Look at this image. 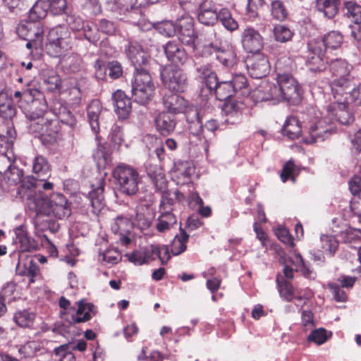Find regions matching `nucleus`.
I'll list each match as a JSON object with an SVG mask.
<instances>
[{"label":"nucleus","mask_w":361,"mask_h":361,"mask_svg":"<svg viewBox=\"0 0 361 361\" xmlns=\"http://www.w3.org/2000/svg\"><path fill=\"white\" fill-rule=\"evenodd\" d=\"M276 283L280 296L287 302L293 301L294 300V288L291 283L278 275Z\"/></svg>","instance_id":"45"},{"label":"nucleus","mask_w":361,"mask_h":361,"mask_svg":"<svg viewBox=\"0 0 361 361\" xmlns=\"http://www.w3.org/2000/svg\"><path fill=\"white\" fill-rule=\"evenodd\" d=\"M218 8L212 1H204L197 9V20L205 25H214L218 20Z\"/></svg>","instance_id":"17"},{"label":"nucleus","mask_w":361,"mask_h":361,"mask_svg":"<svg viewBox=\"0 0 361 361\" xmlns=\"http://www.w3.org/2000/svg\"><path fill=\"white\" fill-rule=\"evenodd\" d=\"M301 133L302 126L299 120L295 116L288 117L283 127V135L295 140L300 136Z\"/></svg>","instance_id":"36"},{"label":"nucleus","mask_w":361,"mask_h":361,"mask_svg":"<svg viewBox=\"0 0 361 361\" xmlns=\"http://www.w3.org/2000/svg\"><path fill=\"white\" fill-rule=\"evenodd\" d=\"M41 123L29 124L31 133L37 134L42 145H53L62 138L61 126L57 119L40 120Z\"/></svg>","instance_id":"3"},{"label":"nucleus","mask_w":361,"mask_h":361,"mask_svg":"<svg viewBox=\"0 0 361 361\" xmlns=\"http://www.w3.org/2000/svg\"><path fill=\"white\" fill-rule=\"evenodd\" d=\"M16 244L20 245L21 252H31L38 250L39 245L33 238L28 236L27 232L22 228H17L15 231Z\"/></svg>","instance_id":"31"},{"label":"nucleus","mask_w":361,"mask_h":361,"mask_svg":"<svg viewBox=\"0 0 361 361\" xmlns=\"http://www.w3.org/2000/svg\"><path fill=\"white\" fill-rule=\"evenodd\" d=\"M93 158L97 161V165L102 167H105L110 161L109 153L106 146L100 142L93 153Z\"/></svg>","instance_id":"53"},{"label":"nucleus","mask_w":361,"mask_h":361,"mask_svg":"<svg viewBox=\"0 0 361 361\" xmlns=\"http://www.w3.org/2000/svg\"><path fill=\"white\" fill-rule=\"evenodd\" d=\"M164 51L169 61L176 65H183L188 60L185 49L175 41H169L164 47Z\"/></svg>","instance_id":"20"},{"label":"nucleus","mask_w":361,"mask_h":361,"mask_svg":"<svg viewBox=\"0 0 361 361\" xmlns=\"http://www.w3.org/2000/svg\"><path fill=\"white\" fill-rule=\"evenodd\" d=\"M322 248L329 252L330 256H333L338 247V242L331 235L322 237Z\"/></svg>","instance_id":"63"},{"label":"nucleus","mask_w":361,"mask_h":361,"mask_svg":"<svg viewBox=\"0 0 361 361\" xmlns=\"http://www.w3.org/2000/svg\"><path fill=\"white\" fill-rule=\"evenodd\" d=\"M44 81L47 86V90L51 92L60 90L61 87V79L60 76L54 72L45 76Z\"/></svg>","instance_id":"59"},{"label":"nucleus","mask_w":361,"mask_h":361,"mask_svg":"<svg viewBox=\"0 0 361 361\" xmlns=\"http://www.w3.org/2000/svg\"><path fill=\"white\" fill-rule=\"evenodd\" d=\"M207 91L210 95L214 93L219 101H227L235 93L231 81H219V78L216 79L213 87L211 89H207Z\"/></svg>","instance_id":"27"},{"label":"nucleus","mask_w":361,"mask_h":361,"mask_svg":"<svg viewBox=\"0 0 361 361\" xmlns=\"http://www.w3.org/2000/svg\"><path fill=\"white\" fill-rule=\"evenodd\" d=\"M46 112V105L38 101H33L30 106L27 117L30 120V124L41 123L40 120H45L43 116Z\"/></svg>","instance_id":"46"},{"label":"nucleus","mask_w":361,"mask_h":361,"mask_svg":"<svg viewBox=\"0 0 361 361\" xmlns=\"http://www.w3.org/2000/svg\"><path fill=\"white\" fill-rule=\"evenodd\" d=\"M32 171L35 174V183L37 180L41 182L47 180L51 176V167L47 159L42 155H37L32 161Z\"/></svg>","instance_id":"28"},{"label":"nucleus","mask_w":361,"mask_h":361,"mask_svg":"<svg viewBox=\"0 0 361 361\" xmlns=\"http://www.w3.org/2000/svg\"><path fill=\"white\" fill-rule=\"evenodd\" d=\"M348 104L344 100H336V102H332L328 106V114L340 123L348 125L354 120L353 116L348 111Z\"/></svg>","instance_id":"15"},{"label":"nucleus","mask_w":361,"mask_h":361,"mask_svg":"<svg viewBox=\"0 0 361 361\" xmlns=\"http://www.w3.org/2000/svg\"><path fill=\"white\" fill-rule=\"evenodd\" d=\"M345 103L355 106L361 105V84H354L348 96H345Z\"/></svg>","instance_id":"60"},{"label":"nucleus","mask_w":361,"mask_h":361,"mask_svg":"<svg viewBox=\"0 0 361 361\" xmlns=\"http://www.w3.org/2000/svg\"><path fill=\"white\" fill-rule=\"evenodd\" d=\"M103 107L102 102L99 99H92L87 106V120L92 130L96 135V139L99 140V133L100 130L99 127V118L102 111Z\"/></svg>","instance_id":"19"},{"label":"nucleus","mask_w":361,"mask_h":361,"mask_svg":"<svg viewBox=\"0 0 361 361\" xmlns=\"http://www.w3.org/2000/svg\"><path fill=\"white\" fill-rule=\"evenodd\" d=\"M103 193V186H99L97 188L89 192V200L92 207V212L95 215H98L105 206Z\"/></svg>","instance_id":"38"},{"label":"nucleus","mask_w":361,"mask_h":361,"mask_svg":"<svg viewBox=\"0 0 361 361\" xmlns=\"http://www.w3.org/2000/svg\"><path fill=\"white\" fill-rule=\"evenodd\" d=\"M218 45L214 43L208 44L199 45L195 44L192 46L193 53L195 56L208 58L213 55L215 56Z\"/></svg>","instance_id":"51"},{"label":"nucleus","mask_w":361,"mask_h":361,"mask_svg":"<svg viewBox=\"0 0 361 361\" xmlns=\"http://www.w3.org/2000/svg\"><path fill=\"white\" fill-rule=\"evenodd\" d=\"M117 190L128 196L135 195L142 182L138 171L132 166L121 164L116 166L112 171Z\"/></svg>","instance_id":"2"},{"label":"nucleus","mask_w":361,"mask_h":361,"mask_svg":"<svg viewBox=\"0 0 361 361\" xmlns=\"http://www.w3.org/2000/svg\"><path fill=\"white\" fill-rule=\"evenodd\" d=\"M277 82L281 88L282 99L293 105H297L301 102L302 90L291 75L279 73Z\"/></svg>","instance_id":"5"},{"label":"nucleus","mask_w":361,"mask_h":361,"mask_svg":"<svg viewBox=\"0 0 361 361\" xmlns=\"http://www.w3.org/2000/svg\"><path fill=\"white\" fill-rule=\"evenodd\" d=\"M353 85V81L348 76L333 80L330 82V86L334 99L343 101L345 96H348L350 93Z\"/></svg>","instance_id":"21"},{"label":"nucleus","mask_w":361,"mask_h":361,"mask_svg":"<svg viewBox=\"0 0 361 361\" xmlns=\"http://www.w3.org/2000/svg\"><path fill=\"white\" fill-rule=\"evenodd\" d=\"M71 47L70 33L67 27L57 26L49 30L46 44L47 52L49 56H60Z\"/></svg>","instance_id":"4"},{"label":"nucleus","mask_w":361,"mask_h":361,"mask_svg":"<svg viewBox=\"0 0 361 361\" xmlns=\"http://www.w3.org/2000/svg\"><path fill=\"white\" fill-rule=\"evenodd\" d=\"M16 114V108L13 100L6 93H0V117L5 121L12 120Z\"/></svg>","instance_id":"33"},{"label":"nucleus","mask_w":361,"mask_h":361,"mask_svg":"<svg viewBox=\"0 0 361 361\" xmlns=\"http://www.w3.org/2000/svg\"><path fill=\"white\" fill-rule=\"evenodd\" d=\"M296 168L294 161L291 159L285 163L280 174V178L283 183H286L288 179H290L293 183H295L296 176L295 172Z\"/></svg>","instance_id":"56"},{"label":"nucleus","mask_w":361,"mask_h":361,"mask_svg":"<svg viewBox=\"0 0 361 361\" xmlns=\"http://www.w3.org/2000/svg\"><path fill=\"white\" fill-rule=\"evenodd\" d=\"M35 314L27 310H18L13 315V322L20 328H30L34 323Z\"/></svg>","instance_id":"43"},{"label":"nucleus","mask_w":361,"mask_h":361,"mask_svg":"<svg viewBox=\"0 0 361 361\" xmlns=\"http://www.w3.org/2000/svg\"><path fill=\"white\" fill-rule=\"evenodd\" d=\"M197 77L202 81L207 89H211L218 78L210 63L201 65L196 68Z\"/></svg>","instance_id":"32"},{"label":"nucleus","mask_w":361,"mask_h":361,"mask_svg":"<svg viewBox=\"0 0 361 361\" xmlns=\"http://www.w3.org/2000/svg\"><path fill=\"white\" fill-rule=\"evenodd\" d=\"M247 71L250 75L256 79L267 76L270 71L267 58L261 53H257L249 57L246 61Z\"/></svg>","instance_id":"10"},{"label":"nucleus","mask_w":361,"mask_h":361,"mask_svg":"<svg viewBox=\"0 0 361 361\" xmlns=\"http://www.w3.org/2000/svg\"><path fill=\"white\" fill-rule=\"evenodd\" d=\"M48 11L44 0H38L30 10L28 15L30 21L35 23L44 19L47 16Z\"/></svg>","instance_id":"47"},{"label":"nucleus","mask_w":361,"mask_h":361,"mask_svg":"<svg viewBox=\"0 0 361 361\" xmlns=\"http://www.w3.org/2000/svg\"><path fill=\"white\" fill-rule=\"evenodd\" d=\"M0 135L7 144L8 150L12 147L16 137V132L11 120L5 121V124L0 126Z\"/></svg>","instance_id":"48"},{"label":"nucleus","mask_w":361,"mask_h":361,"mask_svg":"<svg viewBox=\"0 0 361 361\" xmlns=\"http://www.w3.org/2000/svg\"><path fill=\"white\" fill-rule=\"evenodd\" d=\"M159 213L156 224V229L158 232L164 233L176 224L177 219L173 212L159 211Z\"/></svg>","instance_id":"35"},{"label":"nucleus","mask_w":361,"mask_h":361,"mask_svg":"<svg viewBox=\"0 0 361 361\" xmlns=\"http://www.w3.org/2000/svg\"><path fill=\"white\" fill-rule=\"evenodd\" d=\"M52 112L55 115L56 119L59 121V124L61 123L71 128H74L76 126L77 120L75 116L66 106L58 103L53 107Z\"/></svg>","instance_id":"30"},{"label":"nucleus","mask_w":361,"mask_h":361,"mask_svg":"<svg viewBox=\"0 0 361 361\" xmlns=\"http://www.w3.org/2000/svg\"><path fill=\"white\" fill-rule=\"evenodd\" d=\"M271 15L276 20L283 21L288 15L284 4L281 0H274L271 4Z\"/></svg>","instance_id":"52"},{"label":"nucleus","mask_w":361,"mask_h":361,"mask_svg":"<svg viewBox=\"0 0 361 361\" xmlns=\"http://www.w3.org/2000/svg\"><path fill=\"white\" fill-rule=\"evenodd\" d=\"M163 104L169 114H180L188 109V102L181 96L176 93L165 94L163 97Z\"/></svg>","instance_id":"18"},{"label":"nucleus","mask_w":361,"mask_h":361,"mask_svg":"<svg viewBox=\"0 0 361 361\" xmlns=\"http://www.w3.org/2000/svg\"><path fill=\"white\" fill-rule=\"evenodd\" d=\"M63 70L69 73L80 72L83 67V60L77 54H71L61 59Z\"/></svg>","instance_id":"37"},{"label":"nucleus","mask_w":361,"mask_h":361,"mask_svg":"<svg viewBox=\"0 0 361 361\" xmlns=\"http://www.w3.org/2000/svg\"><path fill=\"white\" fill-rule=\"evenodd\" d=\"M235 93H240L242 96H247L251 90L246 76L243 74H235L230 80Z\"/></svg>","instance_id":"44"},{"label":"nucleus","mask_w":361,"mask_h":361,"mask_svg":"<svg viewBox=\"0 0 361 361\" xmlns=\"http://www.w3.org/2000/svg\"><path fill=\"white\" fill-rule=\"evenodd\" d=\"M313 42H320L323 44L321 49L326 54H331L333 51L340 49L343 41V35L337 31H331L324 35L322 39H315Z\"/></svg>","instance_id":"23"},{"label":"nucleus","mask_w":361,"mask_h":361,"mask_svg":"<svg viewBox=\"0 0 361 361\" xmlns=\"http://www.w3.org/2000/svg\"><path fill=\"white\" fill-rule=\"evenodd\" d=\"M112 100L118 118L122 120L126 119L132 110L130 98L123 91L117 90L112 94Z\"/></svg>","instance_id":"16"},{"label":"nucleus","mask_w":361,"mask_h":361,"mask_svg":"<svg viewBox=\"0 0 361 361\" xmlns=\"http://www.w3.org/2000/svg\"><path fill=\"white\" fill-rule=\"evenodd\" d=\"M82 30L85 38L90 43L95 44L100 39L98 27H94L90 23H86Z\"/></svg>","instance_id":"61"},{"label":"nucleus","mask_w":361,"mask_h":361,"mask_svg":"<svg viewBox=\"0 0 361 361\" xmlns=\"http://www.w3.org/2000/svg\"><path fill=\"white\" fill-rule=\"evenodd\" d=\"M218 20H220L222 25L228 30L233 31L238 29V24L232 17L229 9L226 8H221L217 12Z\"/></svg>","instance_id":"50"},{"label":"nucleus","mask_w":361,"mask_h":361,"mask_svg":"<svg viewBox=\"0 0 361 361\" xmlns=\"http://www.w3.org/2000/svg\"><path fill=\"white\" fill-rule=\"evenodd\" d=\"M155 91L154 85H132L133 97L135 102L145 105L148 104L153 98Z\"/></svg>","instance_id":"29"},{"label":"nucleus","mask_w":361,"mask_h":361,"mask_svg":"<svg viewBox=\"0 0 361 361\" xmlns=\"http://www.w3.org/2000/svg\"><path fill=\"white\" fill-rule=\"evenodd\" d=\"M274 35L277 42L283 43L292 39L293 32L284 25H276L274 27Z\"/></svg>","instance_id":"55"},{"label":"nucleus","mask_w":361,"mask_h":361,"mask_svg":"<svg viewBox=\"0 0 361 361\" xmlns=\"http://www.w3.org/2000/svg\"><path fill=\"white\" fill-rule=\"evenodd\" d=\"M322 45V42L312 40L308 43L306 66L311 72H322L326 69V64L329 63L330 56L321 49Z\"/></svg>","instance_id":"7"},{"label":"nucleus","mask_w":361,"mask_h":361,"mask_svg":"<svg viewBox=\"0 0 361 361\" xmlns=\"http://www.w3.org/2000/svg\"><path fill=\"white\" fill-rule=\"evenodd\" d=\"M133 228L130 219L122 215L116 217L111 224V230L119 235L120 242L125 245L131 243L130 233Z\"/></svg>","instance_id":"14"},{"label":"nucleus","mask_w":361,"mask_h":361,"mask_svg":"<svg viewBox=\"0 0 361 361\" xmlns=\"http://www.w3.org/2000/svg\"><path fill=\"white\" fill-rule=\"evenodd\" d=\"M147 170L149 177L157 190H161L166 188V180L161 167L158 166H150Z\"/></svg>","instance_id":"42"},{"label":"nucleus","mask_w":361,"mask_h":361,"mask_svg":"<svg viewBox=\"0 0 361 361\" xmlns=\"http://www.w3.org/2000/svg\"><path fill=\"white\" fill-rule=\"evenodd\" d=\"M340 0H317V10L327 18H333L338 12Z\"/></svg>","instance_id":"34"},{"label":"nucleus","mask_w":361,"mask_h":361,"mask_svg":"<svg viewBox=\"0 0 361 361\" xmlns=\"http://www.w3.org/2000/svg\"><path fill=\"white\" fill-rule=\"evenodd\" d=\"M329 72L333 77L340 78L344 76H348L350 72L348 65L345 60L341 59H329Z\"/></svg>","instance_id":"40"},{"label":"nucleus","mask_w":361,"mask_h":361,"mask_svg":"<svg viewBox=\"0 0 361 361\" xmlns=\"http://www.w3.org/2000/svg\"><path fill=\"white\" fill-rule=\"evenodd\" d=\"M156 129L164 136H167L173 132L176 126V121L174 116L168 112H161L154 120Z\"/></svg>","instance_id":"25"},{"label":"nucleus","mask_w":361,"mask_h":361,"mask_svg":"<svg viewBox=\"0 0 361 361\" xmlns=\"http://www.w3.org/2000/svg\"><path fill=\"white\" fill-rule=\"evenodd\" d=\"M346 9L345 15L354 23H360L361 21V6L355 1H349L345 3Z\"/></svg>","instance_id":"54"},{"label":"nucleus","mask_w":361,"mask_h":361,"mask_svg":"<svg viewBox=\"0 0 361 361\" xmlns=\"http://www.w3.org/2000/svg\"><path fill=\"white\" fill-rule=\"evenodd\" d=\"M149 70L150 68L135 70L131 82L132 85H145L147 87L154 85L149 73Z\"/></svg>","instance_id":"49"},{"label":"nucleus","mask_w":361,"mask_h":361,"mask_svg":"<svg viewBox=\"0 0 361 361\" xmlns=\"http://www.w3.org/2000/svg\"><path fill=\"white\" fill-rule=\"evenodd\" d=\"M151 252L159 259L162 264H166L171 259L169 248L166 245H152Z\"/></svg>","instance_id":"62"},{"label":"nucleus","mask_w":361,"mask_h":361,"mask_svg":"<svg viewBox=\"0 0 361 361\" xmlns=\"http://www.w3.org/2000/svg\"><path fill=\"white\" fill-rule=\"evenodd\" d=\"M77 305L76 312L71 316V323L75 324L90 321L92 317V313L94 312V304L87 302L85 299H81Z\"/></svg>","instance_id":"26"},{"label":"nucleus","mask_w":361,"mask_h":361,"mask_svg":"<svg viewBox=\"0 0 361 361\" xmlns=\"http://www.w3.org/2000/svg\"><path fill=\"white\" fill-rule=\"evenodd\" d=\"M215 58L224 66L229 68L235 63L236 54L231 47L222 48L218 46Z\"/></svg>","instance_id":"39"},{"label":"nucleus","mask_w":361,"mask_h":361,"mask_svg":"<svg viewBox=\"0 0 361 361\" xmlns=\"http://www.w3.org/2000/svg\"><path fill=\"white\" fill-rule=\"evenodd\" d=\"M333 132L330 124H327L324 118L319 119L310 127L308 133L309 135L305 136L304 140L307 144L322 142L331 135Z\"/></svg>","instance_id":"13"},{"label":"nucleus","mask_w":361,"mask_h":361,"mask_svg":"<svg viewBox=\"0 0 361 361\" xmlns=\"http://www.w3.org/2000/svg\"><path fill=\"white\" fill-rule=\"evenodd\" d=\"M241 43L247 52L257 54L259 53L264 47V39L258 30L247 27L242 33Z\"/></svg>","instance_id":"12"},{"label":"nucleus","mask_w":361,"mask_h":361,"mask_svg":"<svg viewBox=\"0 0 361 361\" xmlns=\"http://www.w3.org/2000/svg\"><path fill=\"white\" fill-rule=\"evenodd\" d=\"M164 85L171 92H183L188 86V78L184 71L175 66H166L161 72Z\"/></svg>","instance_id":"6"},{"label":"nucleus","mask_w":361,"mask_h":361,"mask_svg":"<svg viewBox=\"0 0 361 361\" xmlns=\"http://www.w3.org/2000/svg\"><path fill=\"white\" fill-rule=\"evenodd\" d=\"M188 239L189 235L183 228H180V233L174 237L171 243V251L172 254L178 255L184 252L187 249L186 243Z\"/></svg>","instance_id":"41"},{"label":"nucleus","mask_w":361,"mask_h":361,"mask_svg":"<svg viewBox=\"0 0 361 361\" xmlns=\"http://www.w3.org/2000/svg\"><path fill=\"white\" fill-rule=\"evenodd\" d=\"M5 176L8 180V183L11 185H17L22 183L18 190V194L20 198L26 199L27 200V197H22L23 195V192L26 190H29L30 191L31 197L34 195L32 194L33 188H36L37 185L34 177H28L27 180H23V171L13 165L9 166L8 170L5 173Z\"/></svg>","instance_id":"8"},{"label":"nucleus","mask_w":361,"mask_h":361,"mask_svg":"<svg viewBox=\"0 0 361 361\" xmlns=\"http://www.w3.org/2000/svg\"><path fill=\"white\" fill-rule=\"evenodd\" d=\"M44 28L39 24L32 22H21L16 27V33L23 39H30L32 37L42 38L44 35Z\"/></svg>","instance_id":"24"},{"label":"nucleus","mask_w":361,"mask_h":361,"mask_svg":"<svg viewBox=\"0 0 361 361\" xmlns=\"http://www.w3.org/2000/svg\"><path fill=\"white\" fill-rule=\"evenodd\" d=\"M177 34L179 40L187 46H193L197 38L194 29V20L191 16H183L176 20Z\"/></svg>","instance_id":"9"},{"label":"nucleus","mask_w":361,"mask_h":361,"mask_svg":"<svg viewBox=\"0 0 361 361\" xmlns=\"http://www.w3.org/2000/svg\"><path fill=\"white\" fill-rule=\"evenodd\" d=\"M185 118L190 133L195 136L205 138L202 118L197 108L195 106L188 108L185 112Z\"/></svg>","instance_id":"22"},{"label":"nucleus","mask_w":361,"mask_h":361,"mask_svg":"<svg viewBox=\"0 0 361 361\" xmlns=\"http://www.w3.org/2000/svg\"><path fill=\"white\" fill-rule=\"evenodd\" d=\"M44 3L53 15L63 14L67 8L66 0H44Z\"/></svg>","instance_id":"58"},{"label":"nucleus","mask_w":361,"mask_h":361,"mask_svg":"<svg viewBox=\"0 0 361 361\" xmlns=\"http://www.w3.org/2000/svg\"><path fill=\"white\" fill-rule=\"evenodd\" d=\"M331 336V332L328 334L325 329L319 328L311 332L307 337V341L313 342L317 345H321L325 343Z\"/></svg>","instance_id":"57"},{"label":"nucleus","mask_w":361,"mask_h":361,"mask_svg":"<svg viewBox=\"0 0 361 361\" xmlns=\"http://www.w3.org/2000/svg\"><path fill=\"white\" fill-rule=\"evenodd\" d=\"M126 53L135 68V71L150 68V56L137 42H130Z\"/></svg>","instance_id":"11"},{"label":"nucleus","mask_w":361,"mask_h":361,"mask_svg":"<svg viewBox=\"0 0 361 361\" xmlns=\"http://www.w3.org/2000/svg\"><path fill=\"white\" fill-rule=\"evenodd\" d=\"M23 197H27V205L30 210L36 213L35 223L37 225L41 216H53L62 219L71 214V203L61 193H54L47 200L42 194H34L31 197L29 190L23 192Z\"/></svg>","instance_id":"1"},{"label":"nucleus","mask_w":361,"mask_h":361,"mask_svg":"<svg viewBox=\"0 0 361 361\" xmlns=\"http://www.w3.org/2000/svg\"><path fill=\"white\" fill-rule=\"evenodd\" d=\"M225 102H226L224 103L223 107V111L227 116L238 118L241 115L238 104L234 101L227 100Z\"/></svg>","instance_id":"64"}]
</instances>
